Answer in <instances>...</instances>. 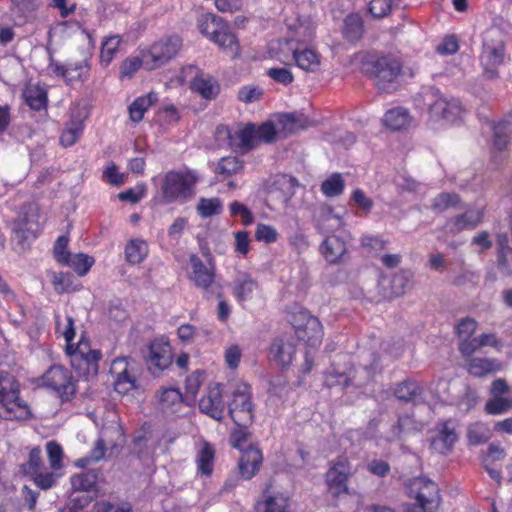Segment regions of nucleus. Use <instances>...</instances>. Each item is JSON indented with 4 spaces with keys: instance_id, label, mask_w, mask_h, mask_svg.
I'll use <instances>...</instances> for the list:
<instances>
[{
    "instance_id": "11",
    "label": "nucleus",
    "mask_w": 512,
    "mask_h": 512,
    "mask_svg": "<svg viewBox=\"0 0 512 512\" xmlns=\"http://www.w3.org/2000/svg\"><path fill=\"white\" fill-rule=\"evenodd\" d=\"M182 46L178 36L163 38L154 43L147 53L143 54L146 69L154 70L172 59Z\"/></svg>"
},
{
    "instance_id": "41",
    "label": "nucleus",
    "mask_w": 512,
    "mask_h": 512,
    "mask_svg": "<svg viewBox=\"0 0 512 512\" xmlns=\"http://www.w3.org/2000/svg\"><path fill=\"white\" fill-rule=\"evenodd\" d=\"M148 253L146 242L143 240H131L125 249L126 259L131 264L141 263Z\"/></svg>"
},
{
    "instance_id": "32",
    "label": "nucleus",
    "mask_w": 512,
    "mask_h": 512,
    "mask_svg": "<svg viewBox=\"0 0 512 512\" xmlns=\"http://www.w3.org/2000/svg\"><path fill=\"white\" fill-rule=\"evenodd\" d=\"M422 393V387L412 380H405L398 384L394 392L397 399L403 402H416Z\"/></svg>"
},
{
    "instance_id": "12",
    "label": "nucleus",
    "mask_w": 512,
    "mask_h": 512,
    "mask_svg": "<svg viewBox=\"0 0 512 512\" xmlns=\"http://www.w3.org/2000/svg\"><path fill=\"white\" fill-rule=\"evenodd\" d=\"M353 473V467L347 458L340 457L332 462L325 476L328 492L335 498L349 494L348 480Z\"/></svg>"
},
{
    "instance_id": "19",
    "label": "nucleus",
    "mask_w": 512,
    "mask_h": 512,
    "mask_svg": "<svg viewBox=\"0 0 512 512\" xmlns=\"http://www.w3.org/2000/svg\"><path fill=\"white\" fill-rule=\"evenodd\" d=\"M172 363V349L168 343L153 342L149 348L148 365L155 371H163Z\"/></svg>"
},
{
    "instance_id": "64",
    "label": "nucleus",
    "mask_w": 512,
    "mask_h": 512,
    "mask_svg": "<svg viewBox=\"0 0 512 512\" xmlns=\"http://www.w3.org/2000/svg\"><path fill=\"white\" fill-rule=\"evenodd\" d=\"M202 382V372L195 371L194 373H192L190 376L186 378L185 381L186 394L191 397H195L199 391Z\"/></svg>"
},
{
    "instance_id": "23",
    "label": "nucleus",
    "mask_w": 512,
    "mask_h": 512,
    "mask_svg": "<svg viewBox=\"0 0 512 512\" xmlns=\"http://www.w3.org/2000/svg\"><path fill=\"white\" fill-rule=\"evenodd\" d=\"M262 459V453L259 449L252 446L244 449L239 459L241 476L246 480L251 479L258 472Z\"/></svg>"
},
{
    "instance_id": "1",
    "label": "nucleus",
    "mask_w": 512,
    "mask_h": 512,
    "mask_svg": "<svg viewBox=\"0 0 512 512\" xmlns=\"http://www.w3.org/2000/svg\"><path fill=\"white\" fill-rule=\"evenodd\" d=\"M363 69L373 80L378 91L392 93L398 89L397 78L401 73L402 65L397 58L391 55L372 58L364 64Z\"/></svg>"
},
{
    "instance_id": "45",
    "label": "nucleus",
    "mask_w": 512,
    "mask_h": 512,
    "mask_svg": "<svg viewBox=\"0 0 512 512\" xmlns=\"http://www.w3.org/2000/svg\"><path fill=\"white\" fill-rule=\"evenodd\" d=\"M92 501L93 497L88 494L71 492L68 501L59 512H82Z\"/></svg>"
},
{
    "instance_id": "43",
    "label": "nucleus",
    "mask_w": 512,
    "mask_h": 512,
    "mask_svg": "<svg viewBox=\"0 0 512 512\" xmlns=\"http://www.w3.org/2000/svg\"><path fill=\"white\" fill-rule=\"evenodd\" d=\"M345 188V181L341 174L333 173L321 184V191L326 197H337L341 195Z\"/></svg>"
},
{
    "instance_id": "33",
    "label": "nucleus",
    "mask_w": 512,
    "mask_h": 512,
    "mask_svg": "<svg viewBox=\"0 0 512 512\" xmlns=\"http://www.w3.org/2000/svg\"><path fill=\"white\" fill-rule=\"evenodd\" d=\"M342 226V219L334 214L329 207L322 208L317 218V228L321 233H329L338 230Z\"/></svg>"
},
{
    "instance_id": "59",
    "label": "nucleus",
    "mask_w": 512,
    "mask_h": 512,
    "mask_svg": "<svg viewBox=\"0 0 512 512\" xmlns=\"http://www.w3.org/2000/svg\"><path fill=\"white\" fill-rule=\"evenodd\" d=\"M30 477L33 479L35 485L43 490L53 487L57 479L53 472H43V469L37 471L35 474H31Z\"/></svg>"
},
{
    "instance_id": "2",
    "label": "nucleus",
    "mask_w": 512,
    "mask_h": 512,
    "mask_svg": "<svg viewBox=\"0 0 512 512\" xmlns=\"http://www.w3.org/2000/svg\"><path fill=\"white\" fill-rule=\"evenodd\" d=\"M200 32L217 44L232 58L239 55L240 45L236 35L231 31L230 25L221 17L206 14L199 20Z\"/></svg>"
},
{
    "instance_id": "63",
    "label": "nucleus",
    "mask_w": 512,
    "mask_h": 512,
    "mask_svg": "<svg viewBox=\"0 0 512 512\" xmlns=\"http://www.w3.org/2000/svg\"><path fill=\"white\" fill-rule=\"evenodd\" d=\"M390 10L391 0H371L369 4L370 13L376 18L386 16Z\"/></svg>"
},
{
    "instance_id": "35",
    "label": "nucleus",
    "mask_w": 512,
    "mask_h": 512,
    "mask_svg": "<svg viewBox=\"0 0 512 512\" xmlns=\"http://www.w3.org/2000/svg\"><path fill=\"white\" fill-rule=\"evenodd\" d=\"M157 101V95L149 93L145 97H139L133 101L129 106L130 119L133 122H140L143 119L144 113L147 109Z\"/></svg>"
},
{
    "instance_id": "31",
    "label": "nucleus",
    "mask_w": 512,
    "mask_h": 512,
    "mask_svg": "<svg viewBox=\"0 0 512 512\" xmlns=\"http://www.w3.org/2000/svg\"><path fill=\"white\" fill-rule=\"evenodd\" d=\"M383 121L386 127L396 131L406 128L411 122V116L407 109L396 107L385 113Z\"/></svg>"
},
{
    "instance_id": "46",
    "label": "nucleus",
    "mask_w": 512,
    "mask_h": 512,
    "mask_svg": "<svg viewBox=\"0 0 512 512\" xmlns=\"http://www.w3.org/2000/svg\"><path fill=\"white\" fill-rule=\"evenodd\" d=\"M214 450L211 445L204 443L197 456L198 470L204 475L213 471Z\"/></svg>"
},
{
    "instance_id": "22",
    "label": "nucleus",
    "mask_w": 512,
    "mask_h": 512,
    "mask_svg": "<svg viewBox=\"0 0 512 512\" xmlns=\"http://www.w3.org/2000/svg\"><path fill=\"white\" fill-rule=\"evenodd\" d=\"M483 219V212L479 209L467 210L463 214L451 218L447 226L451 233H459L463 230L475 229Z\"/></svg>"
},
{
    "instance_id": "3",
    "label": "nucleus",
    "mask_w": 512,
    "mask_h": 512,
    "mask_svg": "<svg viewBox=\"0 0 512 512\" xmlns=\"http://www.w3.org/2000/svg\"><path fill=\"white\" fill-rule=\"evenodd\" d=\"M229 144L233 149H239L243 153L257 147L260 143H273L277 140V132L272 122H265L260 126L253 123L231 134L227 131Z\"/></svg>"
},
{
    "instance_id": "28",
    "label": "nucleus",
    "mask_w": 512,
    "mask_h": 512,
    "mask_svg": "<svg viewBox=\"0 0 512 512\" xmlns=\"http://www.w3.org/2000/svg\"><path fill=\"white\" fill-rule=\"evenodd\" d=\"M461 113L462 106L457 99H447L442 96V98L438 100L434 117L454 121Z\"/></svg>"
},
{
    "instance_id": "52",
    "label": "nucleus",
    "mask_w": 512,
    "mask_h": 512,
    "mask_svg": "<svg viewBox=\"0 0 512 512\" xmlns=\"http://www.w3.org/2000/svg\"><path fill=\"white\" fill-rule=\"evenodd\" d=\"M343 32L345 36L351 41L360 39L363 32L361 18L356 15L347 16L344 21Z\"/></svg>"
},
{
    "instance_id": "53",
    "label": "nucleus",
    "mask_w": 512,
    "mask_h": 512,
    "mask_svg": "<svg viewBox=\"0 0 512 512\" xmlns=\"http://www.w3.org/2000/svg\"><path fill=\"white\" fill-rule=\"evenodd\" d=\"M94 263V259L86 254H70L69 262L64 263L72 267L79 276H84Z\"/></svg>"
},
{
    "instance_id": "58",
    "label": "nucleus",
    "mask_w": 512,
    "mask_h": 512,
    "mask_svg": "<svg viewBox=\"0 0 512 512\" xmlns=\"http://www.w3.org/2000/svg\"><path fill=\"white\" fill-rule=\"evenodd\" d=\"M229 210L232 217L241 216L242 224L245 226L254 222V216L249 208L238 201L232 202L229 205Z\"/></svg>"
},
{
    "instance_id": "36",
    "label": "nucleus",
    "mask_w": 512,
    "mask_h": 512,
    "mask_svg": "<svg viewBox=\"0 0 512 512\" xmlns=\"http://www.w3.org/2000/svg\"><path fill=\"white\" fill-rule=\"evenodd\" d=\"M23 96L27 105L33 110L39 111L46 106V91L39 86H27L23 92Z\"/></svg>"
},
{
    "instance_id": "18",
    "label": "nucleus",
    "mask_w": 512,
    "mask_h": 512,
    "mask_svg": "<svg viewBox=\"0 0 512 512\" xmlns=\"http://www.w3.org/2000/svg\"><path fill=\"white\" fill-rule=\"evenodd\" d=\"M457 441V434L451 421H445L440 425L438 433L431 439L430 447L439 454L449 453Z\"/></svg>"
},
{
    "instance_id": "48",
    "label": "nucleus",
    "mask_w": 512,
    "mask_h": 512,
    "mask_svg": "<svg viewBox=\"0 0 512 512\" xmlns=\"http://www.w3.org/2000/svg\"><path fill=\"white\" fill-rule=\"evenodd\" d=\"M243 169V162L237 157H223L217 164L215 172L225 177L239 173Z\"/></svg>"
},
{
    "instance_id": "26",
    "label": "nucleus",
    "mask_w": 512,
    "mask_h": 512,
    "mask_svg": "<svg viewBox=\"0 0 512 512\" xmlns=\"http://www.w3.org/2000/svg\"><path fill=\"white\" fill-rule=\"evenodd\" d=\"M295 352L296 349L293 342L283 338L275 339L271 345V355L273 359L283 368L290 365Z\"/></svg>"
},
{
    "instance_id": "38",
    "label": "nucleus",
    "mask_w": 512,
    "mask_h": 512,
    "mask_svg": "<svg viewBox=\"0 0 512 512\" xmlns=\"http://www.w3.org/2000/svg\"><path fill=\"white\" fill-rule=\"evenodd\" d=\"M441 98L442 95L439 89L433 86H429L424 87L422 89L416 101L418 102V106H421L422 108H427L434 116L438 100H440Z\"/></svg>"
},
{
    "instance_id": "49",
    "label": "nucleus",
    "mask_w": 512,
    "mask_h": 512,
    "mask_svg": "<svg viewBox=\"0 0 512 512\" xmlns=\"http://www.w3.org/2000/svg\"><path fill=\"white\" fill-rule=\"evenodd\" d=\"M222 203L219 198H200L196 206L198 215L208 218L221 213Z\"/></svg>"
},
{
    "instance_id": "51",
    "label": "nucleus",
    "mask_w": 512,
    "mask_h": 512,
    "mask_svg": "<svg viewBox=\"0 0 512 512\" xmlns=\"http://www.w3.org/2000/svg\"><path fill=\"white\" fill-rule=\"evenodd\" d=\"M106 451V444L103 439H98L95 443L94 448L91 450L89 455L78 459L75 464L79 468H85L88 465L98 462L104 458Z\"/></svg>"
},
{
    "instance_id": "16",
    "label": "nucleus",
    "mask_w": 512,
    "mask_h": 512,
    "mask_svg": "<svg viewBox=\"0 0 512 512\" xmlns=\"http://www.w3.org/2000/svg\"><path fill=\"white\" fill-rule=\"evenodd\" d=\"M199 409L214 420H223L226 404L223 400L221 384L217 383L209 388L208 393L199 401Z\"/></svg>"
},
{
    "instance_id": "47",
    "label": "nucleus",
    "mask_w": 512,
    "mask_h": 512,
    "mask_svg": "<svg viewBox=\"0 0 512 512\" xmlns=\"http://www.w3.org/2000/svg\"><path fill=\"white\" fill-rule=\"evenodd\" d=\"M467 438L472 445L484 444L490 439V430L481 422L473 423L468 427Z\"/></svg>"
},
{
    "instance_id": "25",
    "label": "nucleus",
    "mask_w": 512,
    "mask_h": 512,
    "mask_svg": "<svg viewBox=\"0 0 512 512\" xmlns=\"http://www.w3.org/2000/svg\"><path fill=\"white\" fill-rule=\"evenodd\" d=\"M346 243L338 235H330L321 245V252L329 263H337L346 253Z\"/></svg>"
},
{
    "instance_id": "7",
    "label": "nucleus",
    "mask_w": 512,
    "mask_h": 512,
    "mask_svg": "<svg viewBox=\"0 0 512 512\" xmlns=\"http://www.w3.org/2000/svg\"><path fill=\"white\" fill-rule=\"evenodd\" d=\"M407 495L422 506L424 512H436L441 497L435 482L426 477H415L406 484Z\"/></svg>"
},
{
    "instance_id": "54",
    "label": "nucleus",
    "mask_w": 512,
    "mask_h": 512,
    "mask_svg": "<svg viewBox=\"0 0 512 512\" xmlns=\"http://www.w3.org/2000/svg\"><path fill=\"white\" fill-rule=\"evenodd\" d=\"M43 469V461L41 457V450L39 447H34L29 453L27 463L21 465V470L24 474L30 476Z\"/></svg>"
},
{
    "instance_id": "5",
    "label": "nucleus",
    "mask_w": 512,
    "mask_h": 512,
    "mask_svg": "<svg viewBox=\"0 0 512 512\" xmlns=\"http://www.w3.org/2000/svg\"><path fill=\"white\" fill-rule=\"evenodd\" d=\"M198 180L199 175L192 170L167 172L161 186L164 202L172 203L179 199L191 198Z\"/></svg>"
},
{
    "instance_id": "39",
    "label": "nucleus",
    "mask_w": 512,
    "mask_h": 512,
    "mask_svg": "<svg viewBox=\"0 0 512 512\" xmlns=\"http://www.w3.org/2000/svg\"><path fill=\"white\" fill-rule=\"evenodd\" d=\"M264 499L259 501L256 506V512H286L287 499L279 496L263 495Z\"/></svg>"
},
{
    "instance_id": "24",
    "label": "nucleus",
    "mask_w": 512,
    "mask_h": 512,
    "mask_svg": "<svg viewBox=\"0 0 512 512\" xmlns=\"http://www.w3.org/2000/svg\"><path fill=\"white\" fill-rule=\"evenodd\" d=\"M352 368L341 367L340 362H333L324 374V385L328 388L336 386H348L352 380Z\"/></svg>"
},
{
    "instance_id": "40",
    "label": "nucleus",
    "mask_w": 512,
    "mask_h": 512,
    "mask_svg": "<svg viewBox=\"0 0 512 512\" xmlns=\"http://www.w3.org/2000/svg\"><path fill=\"white\" fill-rule=\"evenodd\" d=\"M418 423L409 415L399 416L397 423L391 430L390 440H400L403 434L419 431Z\"/></svg>"
},
{
    "instance_id": "50",
    "label": "nucleus",
    "mask_w": 512,
    "mask_h": 512,
    "mask_svg": "<svg viewBox=\"0 0 512 512\" xmlns=\"http://www.w3.org/2000/svg\"><path fill=\"white\" fill-rule=\"evenodd\" d=\"M460 198L455 193H440L433 200L431 209L436 213H442L459 204Z\"/></svg>"
},
{
    "instance_id": "4",
    "label": "nucleus",
    "mask_w": 512,
    "mask_h": 512,
    "mask_svg": "<svg viewBox=\"0 0 512 512\" xmlns=\"http://www.w3.org/2000/svg\"><path fill=\"white\" fill-rule=\"evenodd\" d=\"M29 414L27 404L19 398V384L9 373H0V417L23 419Z\"/></svg>"
},
{
    "instance_id": "20",
    "label": "nucleus",
    "mask_w": 512,
    "mask_h": 512,
    "mask_svg": "<svg viewBox=\"0 0 512 512\" xmlns=\"http://www.w3.org/2000/svg\"><path fill=\"white\" fill-rule=\"evenodd\" d=\"M87 117V114L84 110L77 108L72 110L71 119L67 123L66 128L64 129L61 137L60 143L69 147L74 145L83 131V121Z\"/></svg>"
},
{
    "instance_id": "15",
    "label": "nucleus",
    "mask_w": 512,
    "mask_h": 512,
    "mask_svg": "<svg viewBox=\"0 0 512 512\" xmlns=\"http://www.w3.org/2000/svg\"><path fill=\"white\" fill-rule=\"evenodd\" d=\"M304 323H298L295 319L293 327L297 338L306 342L311 347H316L321 343L323 337V330L320 321L314 317L301 313L299 316Z\"/></svg>"
},
{
    "instance_id": "27",
    "label": "nucleus",
    "mask_w": 512,
    "mask_h": 512,
    "mask_svg": "<svg viewBox=\"0 0 512 512\" xmlns=\"http://www.w3.org/2000/svg\"><path fill=\"white\" fill-rule=\"evenodd\" d=\"M258 290V283L248 275L238 276L233 284V293L238 301L243 302L252 298Z\"/></svg>"
},
{
    "instance_id": "34",
    "label": "nucleus",
    "mask_w": 512,
    "mask_h": 512,
    "mask_svg": "<svg viewBox=\"0 0 512 512\" xmlns=\"http://www.w3.org/2000/svg\"><path fill=\"white\" fill-rule=\"evenodd\" d=\"M293 57L297 66L307 72H315L320 66L319 56L312 49H305L303 51L295 50Z\"/></svg>"
},
{
    "instance_id": "10",
    "label": "nucleus",
    "mask_w": 512,
    "mask_h": 512,
    "mask_svg": "<svg viewBox=\"0 0 512 512\" xmlns=\"http://www.w3.org/2000/svg\"><path fill=\"white\" fill-rule=\"evenodd\" d=\"M41 379L43 385L54 391L63 401L70 400L76 393L71 371L61 365L51 366Z\"/></svg>"
},
{
    "instance_id": "8",
    "label": "nucleus",
    "mask_w": 512,
    "mask_h": 512,
    "mask_svg": "<svg viewBox=\"0 0 512 512\" xmlns=\"http://www.w3.org/2000/svg\"><path fill=\"white\" fill-rule=\"evenodd\" d=\"M504 58V42L499 37V32H487L483 42L482 53L480 55L484 76L488 79L496 78L498 76L497 68L504 62Z\"/></svg>"
},
{
    "instance_id": "29",
    "label": "nucleus",
    "mask_w": 512,
    "mask_h": 512,
    "mask_svg": "<svg viewBox=\"0 0 512 512\" xmlns=\"http://www.w3.org/2000/svg\"><path fill=\"white\" fill-rule=\"evenodd\" d=\"M191 87L205 99H214L220 92V85L210 76L199 75L195 77Z\"/></svg>"
},
{
    "instance_id": "61",
    "label": "nucleus",
    "mask_w": 512,
    "mask_h": 512,
    "mask_svg": "<svg viewBox=\"0 0 512 512\" xmlns=\"http://www.w3.org/2000/svg\"><path fill=\"white\" fill-rule=\"evenodd\" d=\"M263 91L256 86H244L238 91V99L244 103H252L258 101Z\"/></svg>"
},
{
    "instance_id": "9",
    "label": "nucleus",
    "mask_w": 512,
    "mask_h": 512,
    "mask_svg": "<svg viewBox=\"0 0 512 512\" xmlns=\"http://www.w3.org/2000/svg\"><path fill=\"white\" fill-rule=\"evenodd\" d=\"M21 213L22 216L13 229L12 240L21 250H25L40 229L38 206L35 203L26 204Z\"/></svg>"
},
{
    "instance_id": "30",
    "label": "nucleus",
    "mask_w": 512,
    "mask_h": 512,
    "mask_svg": "<svg viewBox=\"0 0 512 512\" xmlns=\"http://www.w3.org/2000/svg\"><path fill=\"white\" fill-rule=\"evenodd\" d=\"M52 71L65 78L67 82H73L75 80H81L83 76V70L86 68V61L80 63H68L62 65L58 62H52L50 64Z\"/></svg>"
},
{
    "instance_id": "56",
    "label": "nucleus",
    "mask_w": 512,
    "mask_h": 512,
    "mask_svg": "<svg viewBox=\"0 0 512 512\" xmlns=\"http://www.w3.org/2000/svg\"><path fill=\"white\" fill-rule=\"evenodd\" d=\"M120 41H121L120 37L117 35H114V36H110L102 43L101 53H100L102 62H105L106 64H109L111 62L116 51L118 50Z\"/></svg>"
},
{
    "instance_id": "55",
    "label": "nucleus",
    "mask_w": 512,
    "mask_h": 512,
    "mask_svg": "<svg viewBox=\"0 0 512 512\" xmlns=\"http://www.w3.org/2000/svg\"><path fill=\"white\" fill-rule=\"evenodd\" d=\"M512 408V399L505 397H493L485 404V411L490 415H499Z\"/></svg>"
},
{
    "instance_id": "13",
    "label": "nucleus",
    "mask_w": 512,
    "mask_h": 512,
    "mask_svg": "<svg viewBox=\"0 0 512 512\" xmlns=\"http://www.w3.org/2000/svg\"><path fill=\"white\" fill-rule=\"evenodd\" d=\"M63 336L67 342V353L69 355L80 356L87 364V371L97 374L98 361L101 359V352L99 350H91L87 343H79L74 349L71 342L75 337L74 320L71 316L67 317V326L63 332Z\"/></svg>"
},
{
    "instance_id": "6",
    "label": "nucleus",
    "mask_w": 512,
    "mask_h": 512,
    "mask_svg": "<svg viewBox=\"0 0 512 512\" xmlns=\"http://www.w3.org/2000/svg\"><path fill=\"white\" fill-rule=\"evenodd\" d=\"M253 412L251 387L244 382L237 383L228 403V414L236 426H248L253 422Z\"/></svg>"
},
{
    "instance_id": "14",
    "label": "nucleus",
    "mask_w": 512,
    "mask_h": 512,
    "mask_svg": "<svg viewBox=\"0 0 512 512\" xmlns=\"http://www.w3.org/2000/svg\"><path fill=\"white\" fill-rule=\"evenodd\" d=\"M110 373L115 379L114 389L117 393L127 394L137 388L134 363H129L126 358L115 359L111 364Z\"/></svg>"
},
{
    "instance_id": "60",
    "label": "nucleus",
    "mask_w": 512,
    "mask_h": 512,
    "mask_svg": "<svg viewBox=\"0 0 512 512\" xmlns=\"http://www.w3.org/2000/svg\"><path fill=\"white\" fill-rule=\"evenodd\" d=\"M278 238V232L270 225L259 223L255 231V239L260 242L272 243Z\"/></svg>"
},
{
    "instance_id": "57",
    "label": "nucleus",
    "mask_w": 512,
    "mask_h": 512,
    "mask_svg": "<svg viewBox=\"0 0 512 512\" xmlns=\"http://www.w3.org/2000/svg\"><path fill=\"white\" fill-rule=\"evenodd\" d=\"M48 459L52 469L57 470L62 467L63 450L55 441H49L46 444Z\"/></svg>"
},
{
    "instance_id": "37",
    "label": "nucleus",
    "mask_w": 512,
    "mask_h": 512,
    "mask_svg": "<svg viewBox=\"0 0 512 512\" xmlns=\"http://www.w3.org/2000/svg\"><path fill=\"white\" fill-rule=\"evenodd\" d=\"M500 369V365L488 358H472L468 363V372L476 377L485 376Z\"/></svg>"
},
{
    "instance_id": "62",
    "label": "nucleus",
    "mask_w": 512,
    "mask_h": 512,
    "mask_svg": "<svg viewBox=\"0 0 512 512\" xmlns=\"http://www.w3.org/2000/svg\"><path fill=\"white\" fill-rule=\"evenodd\" d=\"M267 75L274 81L281 83L283 85H288L292 83L294 79L292 72L284 67L270 68L267 71Z\"/></svg>"
},
{
    "instance_id": "44",
    "label": "nucleus",
    "mask_w": 512,
    "mask_h": 512,
    "mask_svg": "<svg viewBox=\"0 0 512 512\" xmlns=\"http://www.w3.org/2000/svg\"><path fill=\"white\" fill-rule=\"evenodd\" d=\"M413 274L408 270H400L391 279V293L398 297L411 288Z\"/></svg>"
},
{
    "instance_id": "21",
    "label": "nucleus",
    "mask_w": 512,
    "mask_h": 512,
    "mask_svg": "<svg viewBox=\"0 0 512 512\" xmlns=\"http://www.w3.org/2000/svg\"><path fill=\"white\" fill-rule=\"evenodd\" d=\"M192 267V280L199 288L207 290L214 281V266L211 261L208 265L196 255L190 257Z\"/></svg>"
},
{
    "instance_id": "17",
    "label": "nucleus",
    "mask_w": 512,
    "mask_h": 512,
    "mask_svg": "<svg viewBox=\"0 0 512 512\" xmlns=\"http://www.w3.org/2000/svg\"><path fill=\"white\" fill-rule=\"evenodd\" d=\"M104 480L100 469H88L75 474L70 478L72 492L80 494L81 492H96L99 482Z\"/></svg>"
},
{
    "instance_id": "42",
    "label": "nucleus",
    "mask_w": 512,
    "mask_h": 512,
    "mask_svg": "<svg viewBox=\"0 0 512 512\" xmlns=\"http://www.w3.org/2000/svg\"><path fill=\"white\" fill-rule=\"evenodd\" d=\"M494 130V138H493V144L494 147L502 151L504 150L508 143L509 138L512 133V124L509 121H501L493 126Z\"/></svg>"
}]
</instances>
